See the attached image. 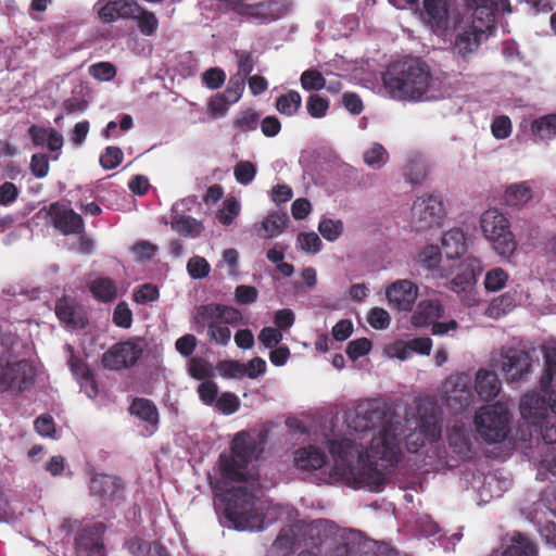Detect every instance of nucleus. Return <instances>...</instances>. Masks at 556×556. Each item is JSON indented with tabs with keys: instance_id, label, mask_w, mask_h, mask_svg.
I'll return each mask as SVG.
<instances>
[{
	"instance_id": "f257e3e1",
	"label": "nucleus",
	"mask_w": 556,
	"mask_h": 556,
	"mask_svg": "<svg viewBox=\"0 0 556 556\" xmlns=\"http://www.w3.org/2000/svg\"><path fill=\"white\" fill-rule=\"evenodd\" d=\"M349 428L364 432L377 430L364 453L362 445L351 439L328 442V451L336 465L349 470L355 482L371 492H379L387 484L384 468L397 465L401 456L403 426L392 410L378 400L359 403L354 413L346 415Z\"/></svg>"
},
{
	"instance_id": "f03ea898",
	"label": "nucleus",
	"mask_w": 556,
	"mask_h": 556,
	"mask_svg": "<svg viewBox=\"0 0 556 556\" xmlns=\"http://www.w3.org/2000/svg\"><path fill=\"white\" fill-rule=\"evenodd\" d=\"M540 392L527 393L520 401V414L539 428L547 444L556 443V354L545 355Z\"/></svg>"
},
{
	"instance_id": "7ed1b4c3",
	"label": "nucleus",
	"mask_w": 556,
	"mask_h": 556,
	"mask_svg": "<svg viewBox=\"0 0 556 556\" xmlns=\"http://www.w3.org/2000/svg\"><path fill=\"white\" fill-rule=\"evenodd\" d=\"M382 79L390 97L401 101L427 100L428 92L435 85L430 66L420 58H407L391 63Z\"/></svg>"
},
{
	"instance_id": "20e7f679",
	"label": "nucleus",
	"mask_w": 556,
	"mask_h": 556,
	"mask_svg": "<svg viewBox=\"0 0 556 556\" xmlns=\"http://www.w3.org/2000/svg\"><path fill=\"white\" fill-rule=\"evenodd\" d=\"M224 515L239 531L261 530L264 525V516L256 509L255 497L247 488H238L231 493Z\"/></svg>"
},
{
	"instance_id": "39448f33",
	"label": "nucleus",
	"mask_w": 556,
	"mask_h": 556,
	"mask_svg": "<svg viewBox=\"0 0 556 556\" xmlns=\"http://www.w3.org/2000/svg\"><path fill=\"white\" fill-rule=\"evenodd\" d=\"M258 444L248 432H238L230 446L231 454L219 456L222 473L226 479L244 482L247 480L244 469L254 458Z\"/></svg>"
},
{
	"instance_id": "423d86ee",
	"label": "nucleus",
	"mask_w": 556,
	"mask_h": 556,
	"mask_svg": "<svg viewBox=\"0 0 556 556\" xmlns=\"http://www.w3.org/2000/svg\"><path fill=\"white\" fill-rule=\"evenodd\" d=\"M481 229L498 255L509 256L516 250L517 243L509 220L497 208H490L482 214Z\"/></svg>"
},
{
	"instance_id": "0eeeda50",
	"label": "nucleus",
	"mask_w": 556,
	"mask_h": 556,
	"mask_svg": "<svg viewBox=\"0 0 556 556\" xmlns=\"http://www.w3.org/2000/svg\"><path fill=\"white\" fill-rule=\"evenodd\" d=\"M509 412L500 404L482 407L475 417L479 435L488 443L502 442L509 431Z\"/></svg>"
},
{
	"instance_id": "6e6552de",
	"label": "nucleus",
	"mask_w": 556,
	"mask_h": 556,
	"mask_svg": "<svg viewBox=\"0 0 556 556\" xmlns=\"http://www.w3.org/2000/svg\"><path fill=\"white\" fill-rule=\"evenodd\" d=\"M35 376L36 369L30 361L10 362L0 358V393H22L34 384Z\"/></svg>"
},
{
	"instance_id": "1a4fd4ad",
	"label": "nucleus",
	"mask_w": 556,
	"mask_h": 556,
	"mask_svg": "<svg viewBox=\"0 0 556 556\" xmlns=\"http://www.w3.org/2000/svg\"><path fill=\"white\" fill-rule=\"evenodd\" d=\"M144 339L132 337L113 344L101 357V364L109 370H122L134 367L143 354Z\"/></svg>"
},
{
	"instance_id": "9d476101",
	"label": "nucleus",
	"mask_w": 556,
	"mask_h": 556,
	"mask_svg": "<svg viewBox=\"0 0 556 556\" xmlns=\"http://www.w3.org/2000/svg\"><path fill=\"white\" fill-rule=\"evenodd\" d=\"M442 202L433 195L420 197L412 207V225L417 231L440 227L444 218Z\"/></svg>"
},
{
	"instance_id": "9b49d317",
	"label": "nucleus",
	"mask_w": 556,
	"mask_h": 556,
	"mask_svg": "<svg viewBox=\"0 0 556 556\" xmlns=\"http://www.w3.org/2000/svg\"><path fill=\"white\" fill-rule=\"evenodd\" d=\"M532 368V358L523 350L503 348L501 350L500 369L508 382H517L525 379Z\"/></svg>"
},
{
	"instance_id": "f8f14e48",
	"label": "nucleus",
	"mask_w": 556,
	"mask_h": 556,
	"mask_svg": "<svg viewBox=\"0 0 556 556\" xmlns=\"http://www.w3.org/2000/svg\"><path fill=\"white\" fill-rule=\"evenodd\" d=\"M480 273V263L477 260H468L467 264L451 280V289L457 293L459 300L467 306L473 305L477 301L475 286Z\"/></svg>"
},
{
	"instance_id": "ddd939ff",
	"label": "nucleus",
	"mask_w": 556,
	"mask_h": 556,
	"mask_svg": "<svg viewBox=\"0 0 556 556\" xmlns=\"http://www.w3.org/2000/svg\"><path fill=\"white\" fill-rule=\"evenodd\" d=\"M447 406L456 414L464 412L472 401L470 380L466 375L450 377L444 383Z\"/></svg>"
},
{
	"instance_id": "4468645a",
	"label": "nucleus",
	"mask_w": 556,
	"mask_h": 556,
	"mask_svg": "<svg viewBox=\"0 0 556 556\" xmlns=\"http://www.w3.org/2000/svg\"><path fill=\"white\" fill-rule=\"evenodd\" d=\"M104 531L105 527L101 522L81 529L75 538L76 556H106Z\"/></svg>"
},
{
	"instance_id": "2eb2a0df",
	"label": "nucleus",
	"mask_w": 556,
	"mask_h": 556,
	"mask_svg": "<svg viewBox=\"0 0 556 556\" xmlns=\"http://www.w3.org/2000/svg\"><path fill=\"white\" fill-rule=\"evenodd\" d=\"M48 216L53 227L62 235H80L85 231L83 217L65 204L51 203L48 208Z\"/></svg>"
},
{
	"instance_id": "dca6fc26",
	"label": "nucleus",
	"mask_w": 556,
	"mask_h": 556,
	"mask_svg": "<svg viewBox=\"0 0 556 556\" xmlns=\"http://www.w3.org/2000/svg\"><path fill=\"white\" fill-rule=\"evenodd\" d=\"M245 16L257 21L260 24H269L283 17L291 9L288 0H264L250 4Z\"/></svg>"
},
{
	"instance_id": "f3484780",
	"label": "nucleus",
	"mask_w": 556,
	"mask_h": 556,
	"mask_svg": "<svg viewBox=\"0 0 556 556\" xmlns=\"http://www.w3.org/2000/svg\"><path fill=\"white\" fill-rule=\"evenodd\" d=\"M96 5L99 18L104 23L130 18L140 12L136 0H99Z\"/></svg>"
},
{
	"instance_id": "a211bd4d",
	"label": "nucleus",
	"mask_w": 556,
	"mask_h": 556,
	"mask_svg": "<svg viewBox=\"0 0 556 556\" xmlns=\"http://www.w3.org/2000/svg\"><path fill=\"white\" fill-rule=\"evenodd\" d=\"M58 319L71 329H84L88 318L84 308L72 298L58 299L54 307Z\"/></svg>"
},
{
	"instance_id": "6ab92c4d",
	"label": "nucleus",
	"mask_w": 556,
	"mask_h": 556,
	"mask_svg": "<svg viewBox=\"0 0 556 556\" xmlns=\"http://www.w3.org/2000/svg\"><path fill=\"white\" fill-rule=\"evenodd\" d=\"M197 319L199 323H206L210 319H219L231 326L245 324L238 308L218 303L201 305L198 308Z\"/></svg>"
},
{
	"instance_id": "aec40b11",
	"label": "nucleus",
	"mask_w": 556,
	"mask_h": 556,
	"mask_svg": "<svg viewBox=\"0 0 556 556\" xmlns=\"http://www.w3.org/2000/svg\"><path fill=\"white\" fill-rule=\"evenodd\" d=\"M418 295V288L409 280H397L387 289V298L399 311H410Z\"/></svg>"
},
{
	"instance_id": "412c9836",
	"label": "nucleus",
	"mask_w": 556,
	"mask_h": 556,
	"mask_svg": "<svg viewBox=\"0 0 556 556\" xmlns=\"http://www.w3.org/2000/svg\"><path fill=\"white\" fill-rule=\"evenodd\" d=\"M450 448L463 460H470L475 456L471 429L465 425H454L447 432Z\"/></svg>"
},
{
	"instance_id": "4be33fe9",
	"label": "nucleus",
	"mask_w": 556,
	"mask_h": 556,
	"mask_svg": "<svg viewBox=\"0 0 556 556\" xmlns=\"http://www.w3.org/2000/svg\"><path fill=\"white\" fill-rule=\"evenodd\" d=\"M421 16L434 31L447 29L450 23L448 0H424Z\"/></svg>"
},
{
	"instance_id": "5701e85b",
	"label": "nucleus",
	"mask_w": 556,
	"mask_h": 556,
	"mask_svg": "<svg viewBox=\"0 0 556 556\" xmlns=\"http://www.w3.org/2000/svg\"><path fill=\"white\" fill-rule=\"evenodd\" d=\"M89 489L92 495L111 500L123 491V483L115 476L97 473L91 478Z\"/></svg>"
},
{
	"instance_id": "b1692460",
	"label": "nucleus",
	"mask_w": 556,
	"mask_h": 556,
	"mask_svg": "<svg viewBox=\"0 0 556 556\" xmlns=\"http://www.w3.org/2000/svg\"><path fill=\"white\" fill-rule=\"evenodd\" d=\"M501 381L496 372L479 369L476 374L475 390L479 397L485 402L492 401L501 391Z\"/></svg>"
},
{
	"instance_id": "393cba45",
	"label": "nucleus",
	"mask_w": 556,
	"mask_h": 556,
	"mask_svg": "<svg viewBox=\"0 0 556 556\" xmlns=\"http://www.w3.org/2000/svg\"><path fill=\"white\" fill-rule=\"evenodd\" d=\"M444 315V307L438 299L420 301L412 319L416 327L432 325Z\"/></svg>"
},
{
	"instance_id": "a878e982",
	"label": "nucleus",
	"mask_w": 556,
	"mask_h": 556,
	"mask_svg": "<svg viewBox=\"0 0 556 556\" xmlns=\"http://www.w3.org/2000/svg\"><path fill=\"white\" fill-rule=\"evenodd\" d=\"M327 460L326 454L317 446L308 445L294 452V464L301 470L320 469Z\"/></svg>"
},
{
	"instance_id": "bb28decb",
	"label": "nucleus",
	"mask_w": 556,
	"mask_h": 556,
	"mask_svg": "<svg viewBox=\"0 0 556 556\" xmlns=\"http://www.w3.org/2000/svg\"><path fill=\"white\" fill-rule=\"evenodd\" d=\"M442 249L447 258L454 260L463 256L467 251L466 237L462 229L453 228L444 233Z\"/></svg>"
},
{
	"instance_id": "cd10ccee",
	"label": "nucleus",
	"mask_w": 556,
	"mask_h": 556,
	"mask_svg": "<svg viewBox=\"0 0 556 556\" xmlns=\"http://www.w3.org/2000/svg\"><path fill=\"white\" fill-rule=\"evenodd\" d=\"M533 197V191L528 181L509 185L503 195L504 203L508 206L519 207L527 204Z\"/></svg>"
},
{
	"instance_id": "c85d7f7f",
	"label": "nucleus",
	"mask_w": 556,
	"mask_h": 556,
	"mask_svg": "<svg viewBox=\"0 0 556 556\" xmlns=\"http://www.w3.org/2000/svg\"><path fill=\"white\" fill-rule=\"evenodd\" d=\"M89 291L96 300L103 303L113 302L118 295L116 282L109 277L93 279Z\"/></svg>"
},
{
	"instance_id": "c756f323",
	"label": "nucleus",
	"mask_w": 556,
	"mask_h": 556,
	"mask_svg": "<svg viewBox=\"0 0 556 556\" xmlns=\"http://www.w3.org/2000/svg\"><path fill=\"white\" fill-rule=\"evenodd\" d=\"M129 413L152 426L159 424V410L151 400L143 397L134 399L129 406Z\"/></svg>"
},
{
	"instance_id": "7c9ffc66",
	"label": "nucleus",
	"mask_w": 556,
	"mask_h": 556,
	"mask_svg": "<svg viewBox=\"0 0 556 556\" xmlns=\"http://www.w3.org/2000/svg\"><path fill=\"white\" fill-rule=\"evenodd\" d=\"M483 34L484 31L481 28L478 30L476 26L458 34L455 40L454 50L457 54L465 58L479 47L480 36Z\"/></svg>"
},
{
	"instance_id": "2f4dec72",
	"label": "nucleus",
	"mask_w": 556,
	"mask_h": 556,
	"mask_svg": "<svg viewBox=\"0 0 556 556\" xmlns=\"http://www.w3.org/2000/svg\"><path fill=\"white\" fill-rule=\"evenodd\" d=\"M288 222L287 214L273 212L268 214L257 226V233L264 238H273L278 236Z\"/></svg>"
},
{
	"instance_id": "473e14b6",
	"label": "nucleus",
	"mask_w": 556,
	"mask_h": 556,
	"mask_svg": "<svg viewBox=\"0 0 556 556\" xmlns=\"http://www.w3.org/2000/svg\"><path fill=\"white\" fill-rule=\"evenodd\" d=\"M172 229L182 237L195 238L204 227L201 222L189 215H176L170 223Z\"/></svg>"
},
{
	"instance_id": "72a5a7b5",
	"label": "nucleus",
	"mask_w": 556,
	"mask_h": 556,
	"mask_svg": "<svg viewBox=\"0 0 556 556\" xmlns=\"http://www.w3.org/2000/svg\"><path fill=\"white\" fill-rule=\"evenodd\" d=\"M432 348V340L429 337L413 338L406 341L397 350V357L400 359H406L414 353L421 355H429Z\"/></svg>"
},
{
	"instance_id": "f704fd0d",
	"label": "nucleus",
	"mask_w": 556,
	"mask_h": 556,
	"mask_svg": "<svg viewBox=\"0 0 556 556\" xmlns=\"http://www.w3.org/2000/svg\"><path fill=\"white\" fill-rule=\"evenodd\" d=\"M301 104V94L295 90H289L276 99L275 106L281 115L293 116L299 112Z\"/></svg>"
},
{
	"instance_id": "c9c22d12",
	"label": "nucleus",
	"mask_w": 556,
	"mask_h": 556,
	"mask_svg": "<svg viewBox=\"0 0 556 556\" xmlns=\"http://www.w3.org/2000/svg\"><path fill=\"white\" fill-rule=\"evenodd\" d=\"M536 546L523 534L513 536L511 543L503 552V556H535Z\"/></svg>"
},
{
	"instance_id": "e433bc0d",
	"label": "nucleus",
	"mask_w": 556,
	"mask_h": 556,
	"mask_svg": "<svg viewBox=\"0 0 556 556\" xmlns=\"http://www.w3.org/2000/svg\"><path fill=\"white\" fill-rule=\"evenodd\" d=\"M534 136L541 140H549L556 136V114H547L535 118L531 124Z\"/></svg>"
},
{
	"instance_id": "4c0bfd02",
	"label": "nucleus",
	"mask_w": 556,
	"mask_h": 556,
	"mask_svg": "<svg viewBox=\"0 0 556 556\" xmlns=\"http://www.w3.org/2000/svg\"><path fill=\"white\" fill-rule=\"evenodd\" d=\"M516 305L514 294L506 292L491 301L488 307V315L493 318H498L509 313Z\"/></svg>"
},
{
	"instance_id": "58836bf2",
	"label": "nucleus",
	"mask_w": 556,
	"mask_h": 556,
	"mask_svg": "<svg viewBox=\"0 0 556 556\" xmlns=\"http://www.w3.org/2000/svg\"><path fill=\"white\" fill-rule=\"evenodd\" d=\"M139 11L132 18L137 20V26L141 34L152 36L159 26L156 16L141 7Z\"/></svg>"
},
{
	"instance_id": "ea45409f",
	"label": "nucleus",
	"mask_w": 556,
	"mask_h": 556,
	"mask_svg": "<svg viewBox=\"0 0 556 556\" xmlns=\"http://www.w3.org/2000/svg\"><path fill=\"white\" fill-rule=\"evenodd\" d=\"M417 430L422 433V437L426 438L428 442L435 441L441 437V426L432 415L421 417Z\"/></svg>"
},
{
	"instance_id": "a19ab883",
	"label": "nucleus",
	"mask_w": 556,
	"mask_h": 556,
	"mask_svg": "<svg viewBox=\"0 0 556 556\" xmlns=\"http://www.w3.org/2000/svg\"><path fill=\"white\" fill-rule=\"evenodd\" d=\"M218 319H210L207 324V334L216 344L226 345L231 338V331L227 326L222 325Z\"/></svg>"
},
{
	"instance_id": "79ce46f5",
	"label": "nucleus",
	"mask_w": 556,
	"mask_h": 556,
	"mask_svg": "<svg viewBox=\"0 0 556 556\" xmlns=\"http://www.w3.org/2000/svg\"><path fill=\"white\" fill-rule=\"evenodd\" d=\"M389 154L380 143H374L370 149L364 152V162L374 168L382 167L388 161Z\"/></svg>"
},
{
	"instance_id": "37998d69",
	"label": "nucleus",
	"mask_w": 556,
	"mask_h": 556,
	"mask_svg": "<svg viewBox=\"0 0 556 556\" xmlns=\"http://www.w3.org/2000/svg\"><path fill=\"white\" fill-rule=\"evenodd\" d=\"M240 208V203L236 198H228L224 202L223 208L218 211L216 217L220 224H223L224 226H229L232 224L233 219L239 215Z\"/></svg>"
},
{
	"instance_id": "c03bdc74",
	"label": "nucleus",
	"mask_w": 556,
	"mask_h": 556,
	"mask_svg": "<svg viewBox=\"0 0 556 556\" xmlns=\"http://www.w3.org/2000/svg\"><path fill=\"white\" fill-rule=\"evenodd\" d=\"M301 86L305 90H321L326 86V78L317 70H306L300 77Z\"/></svg>"
},
{
	"instance_id": "a18cd8bd",
	"label": "nucleus",
	"mask_w": 556,
	"mask_h": 556,
	"mask_svg": "<svg viewBox=\"0 0 556 556\" xmlns=\"http://www.w3.org/2000/svg\"><path fill=\"white\" fill-rule=\"evenodd\" d=\"M112 321L116 327L129 329L132 326V312L125 301L117 303L113 311Z\"/></svg>"
},
{
	"instance_id": "49530a36",
	"label": "nucleus",
	"mask_w": 556,
	"mask_h": 556,
	"mask_svg": "<svg viewBox=\"0 0 556 556\" xmlns=\"http://www.w3.org/2000/svg\"><path fill=\"white\" fill-rule=\"evenodd\" d=\"M469 9L473 11V20L475 22H480L482 26L485 28H490L495 23V13L500 9H493L491 7H486L485 4L473 5L467 4Z\"/></svg>"
},
{
	"instance_id": "de8ad7c7",
	"label": "nucleus",
	"mask_w": 556,
	"mask_h": 556,
	"mask_svg": "<svg viewBox=\"0 0 556 556\" xmlns=\"http://www.w3.org/2000/svg\"><path fill=\"white\" fill-rule=\"evenodd\" d=\"M124 159V153L118 147H106L104 152L100 155V165L108 170L114 169L121 165Z\"/></svg>"
},
{
	"instance_id": "09e8293b",
	"label": "nucleus",
	"mask_w": 556,
	"mask_h": 556,
	"mask_svg": "<svg viewBox=\"0 0 556 556\" xmlns=\"http://www.w3.org/2000/svg\"><path fill=\"white\" fill-rule=\"evenodd\" d=\"M236 180L247 186L253 181L256 175V166L250 161H240L233 169Z\"/></svg>"
},
{
	"instance_id": "8fccbe9b",
	"label": "nucleus",
	"mask_w": 556,
	"mask_h": 556,
	"mask_svg": "<svg viewBox=\"0 0 556 556\" xmlns=\"http://www.w3.org/2000/svg\"><path fill=\"white\" fill-rule=\"evenodd\" d=\"M260 114L253 109L242 111L233 122L236 128L242 131L255 130L258 124Z\"/></svg>"
},
{
	"instance_id": "3c124183",
	"label": "nucleus",
	"mask_w": 556,
	"mask_h": 556,
	"mask_svg": "<svg viewBox=\"0 0 556 556\" xmlns=\"http://www.w3.org/2000/svg\"><path fill=\"white\" fill-rule=\"evenodd\" d=\"M508 280L507 273L497 267L489 270L485 275L484 287L488 291H498L505 287Z\"/></svg>"
},
{
	"instance_id": "603ef678",
	"label": "nucleus",
	"mask_w": 556,
	"mask_h": 556,
	"mask_svg": "<svg viewBox=\"0 0 556 556\" xmlns=\"http://www.w3.org/2000/svg\"><path fill=\"white\" fill-rule=\"evenodd\" d=\"M245 87V79L244 77H240L239 75L232 76L226 89L224 90L223 94L228 100V103H236L240 100L242 92Z\"/></svg>"
},
{
	"instance_id": "864d4df0",
	"label": "nucleus",
	"mask_w": 556,
	"mask_h": 556,
	"mask_svg": "<svg viewBox=\"0 0 556 556\" xmlns=\"http://www.w3.org/2000/svg\"><path fill=\"white\" fill-rule=\"evenodd\" d=\"M296 543V535L291 527L282 528L276 540L274 541V547L282 552H291Z\"/></svg>"
},
{
	"instance_id": "5fc2aeb1",
	"label": "nucleus",
	"mask_w": 556,
	"mask_h": 556,
	"mask_svg": "<svg viewBox=\"0 0 556 556\" xmlns=\"http://www.w3.org/2000/svg\"><path fill=\"white\" fill-rule=\"evenodd\" d=\"M214 404L217 410L225 415L235 414L240 408V401L238 396L230 392L223 393L216 399Z\"/></svg>"
},
{
	"instance_id": "6e6d98bb",
	"label": "nucleus",
	"mask_w": 556,
	"mask_h": 556,
	"mask_svg": "<svg viewBox=\"0 0 556 556\" xmlns=\"http://www.w3.org/2000/svg\"><path fill=\"white\" fill-rule=\"evenodd\" d=\"M306 108L312 117L321 118L329 109V101L317 93H313L307 99Z\"/></svg>"
},
{
	"instance_id": "4d7b16f0",
	"label": "nucleus",
	"mask_w": 556,
	"mask_h": 556,
	"mask_svg": "<svg viewBox=\"0 0 556 556\" xmlns=\"http://www.w3.org/2000/svg\"><path fill=\"white\" fill-rule=\"evenodd\" d=\"M318 230L326 240L334 241L342 233L343 224L341 220L325 218L319 223Z\"/></svg>"
},
{
	"instance_id": "13d9d810",
	"label": "nucleus",
	"mask_w": 556,
	"mask_h": 556,
	"mask_svg": "<svg viewBox=\"0 0 556 556\" xmlns=\"http://www.w3.org/2000/svg\"><path fill=\"white\" fill-rule=\"evenodd\" d=\"M210 269V264L202 256H193L187 264V270L193 279H203L207 277Z\"/></svg>"
},
{
	"instance_id": "bf43d9fd",
	"label": "nucleus",
	"mask_w": 556,
	"mask_h": 556,
	"mask_svg": "<svg viewBox=\"0 0 556 556\" xmlns=\"http://www.w3.org/2000/svg\"><path fill=\"white\" fill-rule=\"evenodd\" d=\"M66 349L71 354L67 359V365L76 380L85 376H88V374L91 372V370L87 363H85L79 356H76L74 354V349L72 345L67 344Z\"/></svg>"
},
{
	"instance_id": "052dcab7",
	"label": "nucleus",
	"mask_w": 556,
	"mask_h": 556,
	"mask_svg": "<svg viewBox=\"0 0 556 556\" xmlns=\"http://www.w3.org/2000/svg\"><path fill=\"white\" fill-rule=\"evenodd\" d=\"M405 176L412 185L421 184L427 177L426 165L420 161H409L406 165Z\"/></svg>"
},
{
	"instance_id": "680f3d73",
	"label": "nucleus",
	"mask_w": 556,
	"mask_h": 556,
	"mask_svg": "<svg viewBox=\"0 0 556 556\" xmlns=\"http://www.w3.org/2000/svg\"><path fill=\"white\" fill-rule=\"evenodd\" d=\"M89 74L97 80L109 81L115 77L116 68L110 62H99L89 67Z\"/></svg>"
},
{
	"instance_id": "e2e57ef3",
	"label": "nucleus",
	"mask_w": 556,
	"mask_h": 556,
	"mask_svg": "<svg viewBox=\"0 0 556 556\" xmlns=\"http://www.w3.org/2000/svg\"><path fill=\"white\" fill-rule=\"evenodd\" d=\"M189 374L194 379L203 380L213 376V368L207 361L194 357L190 362Z\"/></svg>"
},
{
	"instance_id": "0e129e2a",
	"label": "nucleus",
	"mask_w": 556,
	"mask_h": 556,
	"mask_svg": "<svg viewBox=\"0 0 556 556\" xmlns=\"http://www.w3.org/2000/svg\"><path fill=\"white\" fill-rule=\"evenodd\" d=\"M371 341L367 338H358L351 341L346 348L348 356L355 361L362 356L367 355L371 350Z\"/></svg>"
},
{
	"instance_id": "69168bd1",
	"label": "nucleus",
	"mask_w": 556,
	"mask_h": 556,
	"mask_svg": "<svg viewBox=\"0 0 556 556\" xmlns=\"http://www.w3.org/2000/svg\"><path fill=\"white\" fill-rule=\"evenodd\" d=\"M159 289L152 283H144L132 293V299L138 304L154 302L159 299Z\"/></svg>"
},
{
	"instance_id": "338daca9",
	"label": "nucleus",
	"mask_w": 556,
	"mask_h": 556,
	"mask_svg": "<svg viewBox=\"0 0 556 556\" xmlns=\"http://www.w3.org/2000/svg\"><path fill=\"white\" fill-rule=\"evenodd\" d=\"M441 257V251L437 245H428L419 254L420 262L430 270L438 269Z\"/></svg>"
},
{
	"instance_id": "774afa93",
	"label": "nucleus",
	"mask_w": 556,
	"mask_h": 556,
	"mask_svg": "<svg viewBox=\"0 0 556 556\" xmlns=\"http://www.w3.org/2000/svg\"><path fill=\"white\" fill-rule=\"evenodd\" d=\"M367 320L372 328L382 330L389 327L391 318L386 309L374 307L369 311Z\"/></svg>"
}]
</instances>
